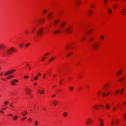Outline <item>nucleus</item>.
<instances>
[{
    "instance_id": "f257e3e1",
    "label": "nucleus",
    "mask_w": 126,
    "mask_h": 126,
    "mask_svg": "<svg viewBox=\"0 0 126 126\" xmlns=\"http://www.w3.org/2000/svg\"><path fill=\"white\" fill-rule=\"evenodd\" d=\"M15 48L13 47H11L7 51V53L8 55L11 54L13 52H14L15 50Z\"/></svg>"
},
{
    "instance_id": "f03ea898",
    "label": "nucleus",
    "mask_w": 126,
    "mask_h": 126,
    "mask_svg": "<svg viewBox=\"0 0 126 126\" xmlns=\"http://www.w3.org/2000/svg\"><path fill=\"white\" fill-rule=\"evenodd\" d=\"M25 91L26 93L28 95L30 96L31 97H32V96L31 95V90L28 88H26L25 89Z\"/></svg>"
},
{
    "instance_id": "7ed1b4c3",
    "label": "nucleus",
    "mask_w": 126,
    "mask_h": 126,
    "mask_svg": "<svg viewBox=\"0 0 126 126\" xmlns=\"http://www.w3.org/2000/svg\"><path fill=\"white\" fill-rule=\"evenodd\" d=\"M73 29V27H72L70 26L68 27L67 29H65V31L67 33H70L72 32V30Z\"/></svg>"
},
{
    "instance_id": "20e7f679",
    "label": "nucleus",
    "mask_w": 126,
    "mask_h": 126,
    "mask_svg": "<svg viewBox=\"0 0 126 126\" xmlns=\"http://www.w3.org/2000/svg\"><path fill=\"white\" fill-rule=\"evenodd\" d=\"M43 30V29H41L38 30L37 32V34L38 36H40L42 35Z\"/></svg>"
},
{
    "instance_id": "39448f33",
    "label": "nucleus",
    "mask_w": 126,
    "mask_h": 126,
    "mask_svg": "<svg viewBox=\"0 0 126 126\" xmlns=\"http://www.w3.org/2000/svg\"><path fill=\"white\" fill-rule=\"evenodd\" d=\"M93 48L95 49H97L99 48V45L97 43H94L93 46Z\"/></svg>"
},
{
    "instance_id": "423d86ee",
    "label": "nucleus",
    "mask_w": 126,
    "mask_h": 126,
    "mask_svg": "<svg viewBox=\"0 0 126 126\" xmlns=\"http://www.w3.org/2000/svg\"><path fill=\"white\" fill-rule=\"evenodd\" d=\"M18 81V80L16 79H14L11 81V84L12 85H15L16 83V82Z\"/></svg>"
},
{
    "instance_id": "0eeeda50",
    "label": "nucleus",
    "mask_w": 126,
    "mask_h": 126,
    "mask_svg": "<svg viewBox=\"0 0 126 126\" xmlns=\"http://www.w3.org/2000/svg\"><path fill=\"white\" fill-rule=\"evenodd\" d=\"M62 31L59 30H57L53 32V33L55 34L56 33H62Z\"/></svg>"
},
{
    "instance_id": "6e6552de",
    "label": "nucleus",
    "mask_w": 126,
    "mask_h": 126,
    "mask_svg": "<svg viewBox=\"0 0 126 126\" xmlns=\"http://www.w3.org/2000/svg\"><path fill=\"white\" fill-rule=\"evenodd\" d=\"M92 123V120L90 119H87L86 121V123L87 124H90Z\"/></svg>"
},
{
    "instance_id": "1a4fd4ad",
    "label": "nucleus",
    "mask_w": 126,
    "mask_h": 126,
    "mask_svg": "<svg viewBox=\"0 0 126 126\" xmlns=\"http://www.w3.org/2000/svg\"><path fill=\"white\" fill-rule=\"evenodd\" d=\"M5 47V46L3 44H0V49H3Z\"/></svg>"
},
{
    "instance_id": "9d476101",
    "label": "nucleus",
    "mask_w": 126,
    "mask_h": 126,
    "mask_svg": "<svg viewBox=\"0 0 126 126\" xmlns=\"http://www.w3.org/2000/svg\"><path fill=\"white\" fill-rule=\"evenodd\" d=\"M44 20V19L40 18L38 20L39 24H43V21Z\"/></svg>"
},
{
    "instance_id": "9b49d317",
    "label": "nucleus",
    "mask_w": 126,
    "mask_h": 126,
    "mask_svg": "<svg viewBox=\"0 0 126 126\" xmlns=\"http://www.w3.org/2000/svg\"><path fill=\"white\" fill-rule=\"evenodd\" d=\"M27 114V112L26 111H24L21 112V114L23 116H25Z\"/></svg>"
},
{
    "instance_id": "f8f14e48",
    "label": "nucleus",
    "mask_w": 126,
    "mask_h": 126,
    "mask_svg": "<svg viewBox=\"0 0 126 126\" xmlns=\"http://www.w3.org/2000/svg\"><path fill=\"white\" fill-rule=\"evenodd\" d=\"M109 85L108 84H105L103 88L104 90H107L108 88V86Z\"/></svg>"
},
{
    "instance_id": "ddd939ff",
    "label": "nucleus",
    "mask_w": 126,
    "mask_h": 126,
    "mask_svg": "<svg viewBox=\"0 0 126 126\" xmlns=\"http://www.w3.org/2000/svg\"><path fill=\"white\" fill-rule=\"evenodd\" d=\"M80 1V0H76V5H80L81 4Z\"/></svg>"
},
{
    "instance_id": "4468645a",
    "label": "nucleus",
    "mask_w": 126,
    "mask_h": 126,
    "mask_svg": "<svg viewBox=\"0 0 126 126\" xmlns=\"http://www.w3.org/2000/svg\"><path fill=\"white\" fill-rule=\"evenodd\" d=\"M52 103L54 106H55L58 103V102L56 100H54L53 102Z\"/></svg>"
},
{
    "instance_id": "2eb2a0df",
    "label": "nucleus",
    "mask_w": 126,
    "mask_h": 126,
    "mask_svg": "<svg viewBox=\"0 0 126 126\" xmlns=\"http://www.w3.org/2000/svg\"><path fill=\"white\" fill-rule=\"evenodd\" d=\"M15 71V70H12L8 71V73H9V75L11 74L14 72Z\"/></svg>"
},
{
    "instance_id": "dca6fc26",
    "label": "nucleus",
    "mask_w": 126,
    "mask_h": 126,
    "mask_svg": "<svg viewBox=\"0 0 126 126\" xmlns=\"http://www.w3.org/2000/svg\"><path fill=\"white\" fill-rule=\"evenodd\" d=\"M122 72V71L121 70H119L117 73V75L118 76L120 75Z\"/></svg>"
},
{
    "instance_id": "f3484780",
    "label": "nucleus",
    "mask_w": 126,
    "mask_h": 126,
    "mask_svg": "<svg viewBox=\"0 0 126 126\" xmlns=\"http://www.w3.org/2000/svg\"><path fill=\"white\" fill-rule=\"evenodd\" d=\"M38 92L41 94H43L44 93L43 91L40 90H39Z\"/></svg>"
},
{
    "instance_id": "a211bd4d",
    "label": "nucleus",
    "mask_w": 126,
    "mask_h": 126,
    "mask_svg": "<svg viewBox=\"0 0 126 126\" xmlns=\"http://www.w3.org/2000/svg\"><path fill=\"white\" fill-rule=\"evenodd\" d=\"M93 107L95 110H97L98 108V106L96 105H94Z\"/></svg>"
},
{
    "instance_id": "6ab92c4d",
    "label": "nucleus",
    "mask_w": 126,
    "mask_h": 126,
    "mask_svg": "<svg viewBox=\"0 0 126 126\" xmlns=\"http://www.w3.org/2000/svg\"><path fill=\"white\" fill-rule=\"evenodd\" d=\"M14 75H10L7 77V78L8 79H9L13 78L14 77Z\"/></svg>"
},
{
    "instance_id": "aec40b11",
    "label": "nucleus",
    "mask_w": 126,
    "mask_h": 126,
    "mask_svg": "<svg viewBox=\"0 0 126 126\" xmlns=\"http://www.w3.org/2000/svg\"><path fill=\"white\" fill-rule=\"evenodd\" d=\"M66 24L64 22H63L61 23V25L62 27H63L65 26Z\"/></svg>"
},
{
    "instance_id": "412c9836",
    "label": "nucleus",
    "mask_w": 126,
    "mask_h": 126,
    "mask_svg": "<svg viewBox=\"0 0 126 126\" xmlns=\"http://www.w3.org/2000/svg\"><path fill=\"white\" fill-rule=\"evenodd\" d=\"M58 21H59V20H55L54 21V24L56 25V24H57V23H58Z\"/></svg>"
},
{
    "instance_id": "4be33fe9",
    "label": "nucleus",
    "mask_w": 126,
    "mask_h": 126,
    "mask_svg": "<svg viewBox=\"0 0 126 126\" xmlns=\"http://www.w3.org/2000/svg\"><path fill=\"white\" fill-rule=\"evenodd\" d=\"M18 118V117L16 116H15L13 118V119L14 120H16Z\"/></svg>"
},
{
    "instance_id": "5701e85b",
    "label": "nucleus",
    "mask_w": 126,
    "mask_h": 126,
    "mask_svg": "<svg viewBox=\"0 0 126 126\" xmlns=\"http://www.w3.org/2000/svg\"><path fill=\"white\" fill-rule=\"evenodd\" d=\"M30 45V44L29 43H28L26 44L25 46L26 47H28Z\"/></svg>"
},
{
    "instance_id": "b1692460",
    "label": "nucleus",
    "mask_w": 126,
    "mask_h": 126,
    "mask_svg": "<svg viewBox=\"0 0 126 126\" xmlns=\"http://www.w3.org/2000/svg\"><path fill=\"white\" fill-rule=\"evenodd\" d=\"M35 124L36 126H37L38 124V121H35Z\"/></svg>"
},
{
    "instance_id": "393cba45",
    "label": "nucleus",
    "mask_w": 126,
    "mask_h": 126,
    "mask_svg": "<svg viewBox=\"0 0 126 126\" xmlns=\"http://www.w3.org/2000/svg\"><path fill=\"white\" fill-rule=\"evenodd\" d=\"M74 89V87L72 86L70 87L69 88V89L71 91H72Z\"/></svg>"
},
{
    "instance_id": "a878e982",
    "label": "nucleus",
    "mask_w": 126,
    "mask_h": 126,
    "mask_svg": "<svg viewBox=\"0 0 126 126\" xmlns=\"http://www.w3.org/2000/svg\"><path fill=\"white\" fill-rule=\"evenodd\" d=\"M54 59V58L52 57L49 60V62H51V61L52 60H53Z\"/></svg>"
},
{
    "instance_id": "bb28decb",
    "label": "nucleus",
    "mask_w": 126,
    "mask_h": 126,
    "mask_svg": "<svg viewBox=\"0 0 126 126\" xmlns=\"http://www.w3.org/2000/svg\"><path fill=\"white\" fill-rule=\"evenodd\" d=\"M63 115L64 116L66 117L67 115V113L66 112H64V113Z\"/></svg>"
},
{
    "instance_id": "cd10ccee",
    "label": "nucleus",
    "mask_w": 126,
    "mask_h": 126,
    "mask_svg": "<svg viewBox=\"0 0 126 126\" xmlns=\"http://www.w3.org/2000/svg\"><path fill=\"white\" fill-rule=\"evenodd\" d=\"M124 89L123 88L122 89V90L120 92V95H121L123 93V90H124Z\"/></svg>"
},
{
    "instance_id": "c85d7f7f",
    "label": "nucleus",
    "mask_w": 126,
    "mask_h": 126,
    "mask_svg": "<svg viewBox=\"0 0 126 126\" xmlns=\"http://www.w3.org/2000/svg\"><path fill=\"white\" fill-rule=\"evenodd\" d=\"M4 74L5 76H6L9 75V73H8V72H7L4 73Z\"/></svg>"
},
{
    "instance_id": "c756f323",
    "label": "nucleus",
    "mask_w": 126,
    "mask_h": 126,
    "mask_svg": "<svg viewBox=\"0 0 126 126\" xmlns=\"http://www.w3.org/2000/svg\"><path fill=\"white\" fill-rule=\"evenodd\" d=\"M89 11L90 12V13H88V14L90 15H91V14H92V12L90 10H89Z\"/></svg>"
},
{
    "instance_id": "7c9ffc66",
    "label": "nucleus",
    "mask_w": 126,
    "mask_h": 126,
    "mask_svg": "<svg viewBox=\"0 0 126 126\" xmlns=\"http://www.w3.org/2000/svg\"><path fill=\"white\" fill-rule=\"evenodd\" d=\"M38 79V77L37 76H35V78L34 79L35 80H37Z\"/></svg>"
},
{
    "instance_id": "2f4dec72",
    "label": "nucleus",
    "mask_w": 126,
    "mask_h": 126,
    "mask_svg": "<svg viewBox=\"0 0 126 126\" xmlns=\"http://www.w3.org/2000/svg\"><path fill=\"white\" fill-rule=\"evenodd\" d=\"M23 46V44L22 43H20L19 44V46L21 47H22Z\"/></svg>"
},
{
    "instance_id": "473e14b6",
    "label": "nucleus",
    "mask_w": 126,
    "mask_h": 126,
    "mask_svg": "<svg viewBox=\"0 0 126 126\" xmlns=\"http://www.w3.org/2000/svg\"><path fill=\"white\" fill-rule=\"evenodd\" d=\"M108 12L109 13V14H111V10L110 8L108 10Z\"/></svg>"
},
{
    "instance_id": "72a5a7b5",
    "label": "nucleus",
    "mask_w": 126,
    "mask_h": 126,
    "mask_svg": "<svg viewBox=\"0 0 126 126\" xmlns=\"http://www.w3.org/2000/svg\"><path fill=\"white\" fill-rule=\"evenodd\" d=\"M104 2L105 4L106 5V2L107 1V0H104Z\"/></svg>"
},
{
    "instance_id": "f704fd0d",
    "label": "nucleus",
    "mask_w": 126,
    "mask_h": 126,
    "mask_svg": "<svg viewBox=\"0 0 126 126\" xmlns=\"http://www.w3.org/2000/svg\"><path fill=\"white\" fill-rule=\"evenodd\" d=\"M8 103L9 102H8L7 101H5L4 103V105H6L7 104H8Z\"/></svg>"
},
{
    "instance_id": "c9c22d12",
    "label": "nucleus",
    "mask_w": 126,
    "mask_h": 126,
    "mask_svg": "<svg viewBox=\"0 0 126 126\" xmlns=\"http://www.w3.org/2000/svg\"><path fill=\"white\" fill-rule=\"evenodd\" d=\"M119 92V90H117L116 91L115 93V94H117Z\"/></svg>"
},
{
    "instance_id": "e433bc0d",
    "label": "nucleus",
    "mask_w": 126,
    "mask_h": 126,
    "mask_svg": "<svg viewBox=\"0 0 126 126\" xmlns=\"http://www.w3.org/2000/svg\"><path fill=\"white\" fill-rule=\"evenodd\" d=\"M94 39L93 38V37H91V38L90 39V41H93V40H94Z\"/></svg>"
},
{
    "instance_id": "4c0bfd02",
    "label": "nucleus",
    "mask_w": 126,
    "mask_h": 126,
    "mask_svg": "<svg viewBox=\"0 0 126 126\" xmlns=\"http://www.w3.org/2000/svg\"><path fill=\"white\" fill-rule=\"evenodd\" d=\"M126 10L124 9H123L121 11V13H122L123 11H125Z\"/></svg>"
},
{
    "instance_id": "58836bf2",
    "label": "nucleus",
    "mask_w": 126,
    "mask_h": 126,
    "mask_svg": "<svg viewBox=\"0 0 126 126\" xmlns=\"http://www.w3.org/2000/svg\"><path fill=\"white\" fill-rule=\"evenodd\" d=\"M47 12V10H45L43 11V13L44 14H45Z\"/></svg>"
},
{
    "instance_id": "ea45409f",
    "label": "nucleus",
    "mask_w": 126,
    "mask_h": 126,
    "mask_svg": "<svg viewBox=\"0 0 126 126\" xmlns=\"http://www.w3.org/2000/svg\"><path fill=\"white\" fill-rule=\"evenodd\" d=\"M100 38H101L102 39H103L104 38V37L103 36H100Z\"/></svg>"
},
{
    "instance_id": "a19ab883",
    "label": "nucleus",
    "mask_w": 126,
    "mask_h": 126,
    "mask_svg": "<svg viewBox=\"0 0 126 126\" xmlns=\"http://www.w3.org/2000/svg\"><path fill=\"white\" fill-rule=\"evenodd\" d=\"M48 17L50 19L51 17V14H50L48 15Z\"/></svg>"
},
{
    "instance_id": "79ce46f5",
    "label": "nucleus",
    "mask_w": 126,
    "mask_h": 126,
    "mask_svg": "<svg viewBox=\"0 0 126 126\" xmlns=\"http://www.w3.org/2000/svg\"><path fill=\"white\" fill-rule=\"evenodd\" d=\"M109 105L108 104L107 105V106H106V108L108 109H109L110 108V107H109Z\"/></svg>"
},
{
    "instance_id": "37998d69",
    "label": "nucleus",
    "mask_w": 126,
    "mask_h": 126,
    "mask_svg": "<svg viewBox=\"0 0 126 126\" xmlns=\"http://www.w3.org/2000/svg\"><path fill=\"white\" fill-rule=\"evenodd\" d=\"M99 120L101 123H103V121H102V120L99 119Z\"/></svg>"
},
{
    "instance_id": "c03bdc74",
    "label": "nucleus",
    "mask_w": 126,
    "mask_h": 126,
    "mask_svg": "<svg viewBox=\"0 0 126 126\" xmlns=\"http://www.w3.org/2000/svg\"><path fill=\"white\" fill-rule=\"evenodd\" d=\"M35 29H36V28H35L34 29L32 28V32H34V30Z\"/></svg>"
},
{
    "instance_id": "a18cd8bd",
    "label": "nucleus",
    "mask_w": 126,
    "mask_h": 126,
    "mask_svg": "<svg viewBox=\"0 0 126 126\" xmlns=\"http://www.w3.org/2000/svg\"><path fill=\"white\" fill-rule=\"evenodd\" d=\"M29 78V76H24V78L25 79H27L28 78Z\"/></svg>"
},
{
    "instance_id": "49530a36",
    "label": "nucleus",
    "mask_w": 126,
    "mask_h": 126,
    "mask_svg": "<svg viewBox=\"0 0 126 126\" xmlns=\"http://www.w3.org/2000/svg\"><path fill=\"white\" fill-rule=\"evenodd\" d=\"M124 79V78H121V79H119V81H122Z\"/></svg>"
},
{
    "instance_id": "de8ad7c7",
    "label": "nucleus",
    "mask_w": 126,
    "mask_h": 126,
    "mask_svg": "<svg viewBox=\"0 0 126 126\" xmlns=\"http://www.w3.org/2000/svg\"><path fill=\"white\" fill-rule=\"evenodd\" d=\"M91 7H94V4H91Z\"/></svg>"
},
{
    "instance_id": "09e8293b",
    "label": "nucleus",
    "mask_w": 126,
    "mask_h": 126,
    "mask_svg": "<svg viewBox=\"0 0 126 126\" xmlns=\"http://www.w3.org/2000/svg\"><path fill=\"white\" fill-rule=\"evenodd\" d=\"M71 54H72V53H71L68 54L67 55L68 56H69L71 55Z\"/></svg>"
},
{
    "instance_id": "8fccbe9b",
    "label": "nucleus",
    "mask_w": 126,
    "mask_h": 126,
    "mask_svg": "<svg viewBox=\"0 0 126 126\" xmlns=\"http://www.w3.org/2000/svg\"><path fill=\"white\" fill-rule=\"evenodd\" d=\"M111 124H112V125H114V124H116V123H113V121L112 120V121H111Z\"/></svg>"
},
{
    "instance_id": "3c124183",
    "label": "nucleus",
    "mask_w": 126,
    "mask_h": 126,
    "mask_svg": "<svg viewBox=\"0 0 126 126\" xmlns=\"http://www.w3.org/2000/svg\"><path fill=\"white\" fill-rule=\"evenodd\" d=\"M45 57H44L42 58V60L43 61H44V60L45 59Z\"/></svg>"
},
{
    "instance_id": "603ef678",
    "label": "nucleus",
    "mask_w": 126,
    "mask_h": 126,
    "mask_svg": "<svg viewBox=\"0 0 126 126\" xmlns=\"http://www.w3.org/2000/svg\"><path fill=\"white\" fill-rule=\"evenodd\" d=\"M100 126H103L104 125L103 123H100Z\"/></svg>"
},
{
    "instance_id": "864d4df0",
    "label": "nucleus",
    "mask_w": 126,
    "mask_h": 126,
    "mask_svg": "<svg viewBox=\"0 0 126 126\" xmlns=\"http://www.w3.org/2000/svg\"><path fill=\"white\" fill-rule=\"evenodd\" d=\"M102 94L103 95V96H106V94L105 93H102Z\"/></svg>"
},
{
    "instance_id": "5fc2aeb1",
    "label": "nucleus",
    "mask_w": 126,
    "mask_h": 126,
    "mask_svg": "<svg viewBox=\"0 0 126 126\" xmlns=\"http://www.w3.org/2000/svg\"><path fill=\"white\" fill-rule=\"evenodd\" d=\"M7 108V107H6V108H3L2 109V110H5L6 109V108Z\"/></svg>"
},
{
    "instance_id": "6e6d98bb",
    "label": "nucleus",
    "mask_w": 126,
    "mask_h": 126,
    "mask_svg": "<svg viewBox=\"0 0 126 126\" xmlns=\"http://www.w3.org/2000/svg\"><path fill=\"white\" fill-rule=\"evenodd\" d=\"M115 121V122H116V124H117V125H118V124H117V122L118 123V122H119V120H116Z\"/></svg>"
},
{
    "instance_id": "4d7b16f0",
    "label": "nucleus",
    "mask_w": 126,
    "mask_h": 126,
    "mask_svg": "<svg viewBox=\"0 0 126 126\" xmlns=\"http://www.w3.org/2000/svg\"><path fill=\"white\" fill-rule=\"evenodd\" d=\"M34 85H35V86H36L37 85V83L36 82H35L34 83Z\"/></svg>"
},
{
    "instance_id": "13d9d810",
    "label": "nucleus",
    "mask_w": 126,
    "mask_h": 126,
    "mask_svg": "<svg viewBox=\"0 0 126 126\" xmlns=\"http://www.w3.org/2000/svg\"><path fill=\"white\" fill-rule=\"evenodd\" d=\"M116 7H117V6H116V5H115V6H113V8H114L115 9V8H116Z\"/></svg>"
},
{
    "instance_id": "bf43d9fd",
    "label": "nucleus",
    "mask_w": 126,
    "mask_h": 126,
    "mask_svg": "<svg viewBox=\"0 0 126 126\" xmlns=\"http://www.w3.org/2000/svg\"><path fill=\"white\" fill-rule=\"evenodd\" d=\"M28 120L30 122V121L32 120V119L31 118H29L28 119Z\"/></svg>"
},
{
    "instance_id": "052dcab7",
    "label": "nucleus",
    "mask_w": 126,
    "mask_h": 126,
    "mask_svg": "<svg viewBox=\"0 0 126 126\" xmlns=\"http://www.w3.org/2000/svg\"><path fill=\"white\" fill-rule=\"evenodd\" d=\"M56 96V95L55 94H53L52 95V97H55Z\"/></svg>"
},
{
    "instance_id": "680f3d73",
    "label": "nucleus",
    "mask_w": 126,
    "mask_h": 126,
    "mask_svg": "<svg viewBox=\"0 0 126 126\" xmlns=\"http://www.w3.org/2000/svg\"><path fill=\"white\" fill-rule=\"evenodd\" d=\"M25 119V118H23L21 119V120H23Z\"/></svg>"
},
{
    "instance_id": "e2e57ef3",
    "label": "nucleus",
    "mask_w": 126,
    "mask_h": 126,
    "mask_svg": "<svg viewBox=\"0 0 126 126\" xmlns=\"http://www.w3.org/2000/svg\"><path fill=\"white\" fill-rule=\"evenodd\" d=\"M13 116V115H12V114H11V113H10L8 115V116Z\"/></svg>"
},
{
    "instance_id": "0e129e2a",
    "label": "nucleus",
    "mask_w": 126,
    "mask_h": 126,
    "mask_svg": "<svg viewBox=\"0 0 126 126\" xmlns=\"http://www.w3.org/2000/svg\"><path fill=\"white\" fill-rule=\"evenodd\" d=\"M38 75L39 76H40L41 75L39 73H38Z\"/></svg>"
},
{
    "instance_id": "69168bd1",
    "label": "nucleus",
    "mask_w": 126,
    "mask_h": 126,
    "mask_svg": "<svg viewBox=\"0 0 126 126\" xmlns=\"http://www.w3.org/2000/svg\"><path fill=\"white\" fill-rule=\"evenodd\" d=\"M113 110L114 111H115L116 110V109L114 107L113 108Z\"/></svg>"
},
{
    "instance_id": "338daca9",
    "label": "nucleus",
    "mask_w": 126,
    "mask_h": 126,
    "mask_svg": "<svg viewBox=\"0 0 126 126\" xmlns=\"http://www.w3.org/2000/svg\"><path fill=\"white\" fill-rule=\"evenodd\" d=\"M10 106L11 107H13V106L12 105V103H11V104H10Z\"/></svg>"
},
{
    "instance_id": "774afa93",
    "label": "nucleus",
    "mask_w": 126,
    "mask_h": 126,
    "mask_svg": "<svg viewBox=\"0 0 126 126\" xmlns=\"http://www.w3.org/2000/svg\"><path fill=\"white\" fill-rule=\"evenodd\" d=\"M60 84H62V82L61 81H60Z\"/></svg>"
}]
</instances>
